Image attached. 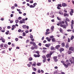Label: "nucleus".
<instances>
[{"label": "nucleus", "instance_id": "54", "mask_svg": "<svg viewBox=\"0 0 74 74\" xmlns=\"http://www.w3.org/2000/svg\"><path fill=\"white\" fill-rule=\"evenodd\" d=\"M68 42H70V38H68Z\"/></svg>", "mask_w": 74, "mask_h": 74}, {"label": "nucleus", "instance_id": "7", "mask_svg": "<svg viewBox=\"0 0 74 74\" xmlns=\"http://www.w3.org/2000/svg\"><path fill=\"white\" fill-rule=\"evenodd\" d=\"M69 50L70 51H74V48L72 47H70L69 48Z\"/></svg>", "mask_w": 74, "mask_h": 74}, {"label": "nucleus", "instance_id": "46", "mask_svg": "<svg viewBox=\"0 0 74 74\" xmlns=\"http://www.w3.org/2000/svg\"><path fill=\"white\" fill-rule=\"evenodd\" d=\"M21 19H22V17H19L18 18V19L19 20H21Z\"/></svg>", "mask_w": 74, "mask_h": 74}, {"label": "nucleus", "instance_id": "25", "mask_svg": "<svg viewBox=\"0 0 74 74\" xmlns=\"http://www.w3.org/2000/svg\"><path fill=\"white\" fill-rule=\"evenodd\" d=\"M4 47H5V48H7V47H8V46H7V44H5L4 45Z\"/></svg>", "mask_w": 74, "mask_h": 74}, {"label": "nucleus", "instance_id": "49", "mask_svg": "<svg viewBox=\"0 0 74 74\" xmlns=\"http://www.w3.org/2000/svg\"><path fill=\"white\" fill-rule=\"evenodd\" d=\"M23 36H26V34H25V33L23 32Z\"/></svg>", "mask_w": 74, "mask_h": 74}, {"label": "nucleus", "instance_id": "38", "mask_svg": "<svg viewBox=\"0 0 74 74\" xmlns=\"http://www.w3.org/2000/svg\"><path fill=\"white\" fill-rule=\"evenodd\" d=\"M71 24L72 25H74V20H72L71 22Z\"/></svg>", "mask_w": 74, "mask_h": 74}, {"label": "nucleus", "instance_id": "33", "mask_svg": "<svg viewBox=\"0 0 74 74\" xmlns=\"http://www.w3.org/2000/svg\"><path fill=\"white\" fill-rule=\"evenodd\" d=\"M71 29H73V24H71Z\"/></svg>", "mask_w": 74, "mask_h": 74}, {"label": "nucleus", "instance_id": "6", "mask_svg": "<svg viewBox=\"0 0 74 74\" xmlns=\"http://www.w3.org/2000/svg\"><path fill=\"white\" fill-rule=\"evenodd\" d=\"M61 27H63L64 29H66V25H62V24L60 25Z\"/></svg>", "mask_w": 74, "mask_h": 74}, {"label": "nucleus", "instance_id": "51", "mask_svg": "<svg viewBox=\"0 0 74 74\" xmlns=\"http://www.w3.org/2000/svg\"><path fill=\"white\" fill-rule=\"evenodd\" d=\"M30 37L31 38H33V35H30Z\"/></svg>", "mask_w": 74, "mask_h": 74}, {"label": "nucleus", "instance_id": "9", "mask_svg": "<svg viewBox=\"0 0 74 74\" xmlns=\"http://www.w3.org/2000/svg\"><path fill=\"white\" fill-rule=\"evenodd\" d=\"M50 45H51V44L49 43L45 45V46H46V47H48V48H49Z\"/></svg>", "mask_w": 74, "mask_h": 74}, {"label": "nucleus", "instance_id": "60", "mask_svg": "<svg viewBox=\"0 0 74 74\" xmlns=\"http://www.w3.org/2000/svg\"><path fill=\"white\" fill-rule=\"evenodd\" d=\"M34 42H33L31 41L30 42V44H33Z\"/></svg>", "mask_w": 74, "mask_h": 74}, {"label": "nucleus", "instance_id": "14", "mask_svg": "<svg viewBox=\"0 0 74 74\" xmlns=\"http://www.w3.org/2000/svg\"><path fill=\"white\" fill-rule=\"evenodd\" d=\"M19 22L20 23H25V22H24L22 20L20 21H19Z\"/></svg>", "mask_w": 74, "mask_h": 74}, {"label": "nucleus", "instance_id": "63", "mask_svg": "<svg viewBox=\"0 0 74 74\" xmlns=\"http://www.w3.org/2000/svg\"><path fill=\"white\" fill-rule=\"evenodd\" d=\"M67 32H71L72 31L71 30V29H68L67 30Z\"/></svg>", "mask_w": 74, "mask_h": 74}, {"label": "nucleus", "instance_id": "23", "mask_svg": "<svg viewBox=\"0 0 74 74\" xmlns=\"http://www.w3.org/2000/svg\"><path fill=\"white\" fill-rule=\"evenodd\" d=\"M50 33L49 32H46L45 34V35L46 36H47L48 34H49Z\"/></svg>", "mask_w": 74, "mask_h": 74}, {"label": "nucleus", "instance_id": "62", "mask_svg": "<svg viewBox=\"0 0 74 74\" xmlns=\"http://www.w3.org/2000/svg\"><path fill=\"white\" fill-rule=\"evenodd\" d=\"M32 44H33L34 46H35L36 45V43L35 42H34Z\"/></svg>", "mask_w": 74, "mask_h": 74}, {"label": "nucleus", "instance_id": "52", "mask_svg": "<svg viewBox=\"0 0 74 74\" xmlns=\"http://www.w3.org/2000/svg\"><path fill=\"white\" fill-rule=\"evenodd\" d=\"M33 70H34V71H36V69L35 68H33Z\"/></svg>", "mask_w": 74, "mask_h": 74}, {"label": "nucleus", "instance_id": "64", "mask_svg": "<svg viewBox=\"0 0 74 74\" xmlns=\"http://www.w3.org/2000/svg\"><path fill=\"white\" fill-rule=\"evenodd\" d=\"M12 9H14L15 8V6H12L11 7Z\"/></svg>", "mask_w": 74, "mask_h": 74}, {"label": "nucleus", "instance_id": "61", "mask_svg": "<svg viewBox=\"0 0 74 74\" xmlns=\"http://www.w3.org/2000/svg\"><path fill=\"white\" fill-rule=\"evenodd\" d=\"M14 6L15 7H17L18 6V5H17L16 3H15V4H14Z\"/></svg>", "mask_w": 74, "mask_h": 74}, {"label": "nucleus", "instance_id": "45", "mask_svg": "<svg viewBox=\"0 0 74 74\" xmlns=\"http://www.w3.org/2000/svg\"><path fill=\"white\" fill-rule=\"evenodd\" d=\"M13 22H14V21H13L12 20L10 21V23H13Z\"/></svg>", "mask_w": 74, "mask_h": 74}, {"label": "nucleus", "instance_id": "8", "mask_svg": "<svg viewBox=\"0 0 74 74\" xmlns=\"http://www.w3.org/2000/svg\"><path fill=\"white\" fill-rule=\"evenodd\" d=\"M62 7H66L67 6V5L65 3H62Z\"/></svg>", "mask_w": 74, "mask_h": 74}, {"label": "nucleus", "instance_id": "5", "mask_svg": "<svg viewBox=\"0 0 74 74\" xmlns=\"http://www.w3.org/2000/svg\"><path fill=\"white\" fill-rule=\"evenodd\" d=\"M43 49H44V50L43 51V52H44V53H45V52H47V48L44 47Z\"/></svg>", "mask_w": 74, "mask_h": 74}, {"label": "nucleus", "instance_id": "3", "mask_svg": "<svg viewBox=\"0 0 74 74\" xmlns=\"http://www.w3.org/2000/svg\"><path fill=\"white\" fill-rule=\"evenodd\" d=\"M74 13V10L72 9H71V11L70 12V14L71 16H72L73 14Z\"/></svg>", "mask_w": 74, "mask_h": 74}, {"label": "nucleus", "instance_id": "21", "mask_svg": "<svg viewBox=\"0 0 74 74\" xmlns=\"http://www.w3.org/2000/svg\"><path fill=\"white\" fill-rule=\"evenodd\" d=\"M42 58L43 59H46V57H45V56L44 55L42 56Z\"/></svg>", "mask_w": 74, "mask_h": 74}, {"label": "nucleus", "instance_id": "47", "mask_svg": "<svg viewBox=\"0 0 74 74\" xmlns=\"http://www.w3.org/2000/svg\"><path fill=\"white\" fill-rule=\"evenodd\" d=\"M64 11L65 12H66V13H67V10H66V9L64 10Z\"/></svg>", "mask_w": 74, "mask_h": 74}, {"label": "nucleus", "instance_id": "48", "mask_svg": "<svg viewBox=\"0 0 74 74\" xmlns=\"http://www.w3.org/2000/svg\"><path fill=\"white\" fill-rule=\"evenodd\" d=\"M68 53L69 54H71V51H68Z\"/></svg>", "mask_w": 74, "mask_h": 74}, {"label": "nucleus", "instance_id": "43", "mask_svg": "<svg viewBox=\"0 0 74 74\" xmlns=\"http://www.w3.org/2000/svg\"><path fill=\"white\" fill-rule=\"evenodd\" d=\"M36 53H37V54H39V51H36Z\"/></svg>", "mask_w": 74, "mask_h": 74}, {"label": "nucleus", "instance_id": "32", "mask_svg": "<svg viewBox=\"0 0 74 74\" xmlns=\"http://www.w3.org/2000/svg\"><path fill=\"white\" fill-rule=\"evenodd\" d=\"M58 7H62V5H61V4H58Z\"/></svg>", "mask_w": 74, "mask_h": 74}, {"label": "nucleus", "instance_id": "28", "mask_svg": "<svg viewBox=\"0 0 74 74\" xmlns=\"http://www.w3.org/2000/svg\"><path fill=\"white\" fill-rule=\"evenodd\" d=\"M60 32L61 33H62L63 32V30H62V28H60Z\"/></svg>", "mask_w": 74, "mask_h": 74}, {"label": "nucleus", "instance_id": "18", "mask_svg": "<svg viewBox=\"0 0 74 74\" xmlns=\"http://www.w3.org/2000/svg\"><path fill=\"white\" fill-rule=\"evenodd\" d=\"M22 27H23V29H26V25H23L22 26Z\"/></svg>", "mask_w": 74, "mask_h": 74}, {"label": "nucleus", "instance_id": "40", "mask_svg": "<svg viewBox=\"0 0 74 74\" xmlns=\"http://www.w3.org/2000/svg\"><path fill=\"white\" fill-rule=\"evenodd\" d=\"M12 27H13V28H14V29H15V28H16V27L15 26V25H13L12 26Z\"/></svg>", "mask_w": 74, "mask_h": 74}, {"label": "nucleus", "instance_id": "26", "mask_svg": "<svg viewBox=\"0 0 74 74\" xmlns=\"http://www.w3.org/2000/svg\"><path fill=\"white\" fill-rule=\"evenodd\" d=\"M15 22L16 23H18V22H19V20H16Z\"/></svg>", "mask_w": 74, "mask_h": 74}, {"label": "nucleus", "instance_id": "27", "mask_svg": "<svg viewBox=\"0 0 74 74\" xmlns=\"http://www.w3.org/2000/svg\"><path fill=\"white\" fill-rule=\"evenodd\" d=\"M52 40L53 42H55V38H52Z\"/></svg>", "mask_w": 74, "mask_h": 74}, {"label": "nucleus", "instance_id": "11", "mask_svg": "<svg viewBox=\"0 0 74 74\" xmlns=\"http://www.w3.org/2000/svg\"><path fill=\"white\" fill-rule=\"evenodd\" d=\"M60 45H57L56 46V49H58L59 48H60Z\"/></svg>", "mask_w": 74, "mask_h": 74}, {"label": "nucleus", "instance_id": "59", "mask_svg": "<svg viewBox=\"0 0 74 74\" xmlns=\"http://www.w3.org/2000/svg\"><path fill=\"white\" fill-rule=\"evenodd\" d=\"M38 45L39 46H41V43H39Z\"/></svg>", "mask_w": 74, "mask_h": 74}, {"label": "nucleus", "instance_id": "53", "mask_svg": "<svg viewBox=\"0 0 74 74\" xmlns=\"http://www.w3.org/2000/svg\"><path fill=\"white\" fill-rule=\"evenodd\" d=\"M45 60H46V59H43V63L45 62Z\"/></svg>", "mask_w": 74, "mask_h": 74}, {"label": "nucleus", "instance_id": "10", "mask_svg": "<svg viewBox=\"0 0 74 74\" xmlns=\"http://www.w3.org/2000/svg\"><path fill=\"white\" fill-rule=\"evenodd\" d=\"M64 16H69V14L67 13H64Z\"/></svg>", "mask_w": 74, "mask_h": 74}, {"label": "nucleus", "instance_id": "50", "mask_svg": "<svg viewBox=\"0 0 74 74\" xmlns=\"http://www.w3.org/2000/svg\"><path fill=\"white\" fill-rule=\"evenodd\" d=\"M65 23L66 24V25L68 26V24H67V21H65Z\"/></svg>", "mask_w": 74, "mask_h": 74}, {"label": "nucleus", "instance_id": "19", "mask_svg": "<svg viewBox=\"0 0 74 74\" xmlns=\"http://www.w3.org/2000/svg\"><path fill=\"white\" fill-rule=\"evenodd\" d=\"M33 60V58L31 57L29 58L28 59V60L30 61H31V60Z\"/></svg>", "mask_w": 74, "mask_h": 74}, {"label": "nucleus", "instance_id": "39", "mask_svg": "<svg viewBox=\"0 0 74 74\" xmlns=\"http://www.w3.org/2000/svg\"><path fill=\"white\" fill-rule=\"evenodd\" d=\"M37 66H40L41 65V64H40V63H38L37 64Z\"/></svg>", "mask_w": 74, "mask_h": 74}, {"label": "nucleus", "instance_id": "36", "mask_svg": "<svg viewBox=\"0 0 74 74\" xmlns=\"http://www.w3.org/2000/svg\"><path fill=\"white\" fill-rule=\"evenodd\" d=\"M57 18L58 20H59V21H60V20H61V19L59 18L58 16L57 17Z\"/></svg>", "mask_w": 74, "mask_h": 74}, {"label": "nucleus", "instance_id": "17", "mask_svg": "<svg viewBox=\"0 0 74 74\" xmlns=\"http://www.w3.org/2000/svg\"><path fill=\"white\" fill-rule=\"evenodd\" d=\"M59 13L60 15H63V13L62 11H60Z\"/></svg>", "mask_w": 74, "mask_h": 74}, {"label": "nucleus", "instance_id": "42", "mask_svg": "<svg viewBox=\"0 0 74 74\" xmlns=\"http://www.w3.org/2000/svg\"><path fill=\"white\" fill-rule=\"evenodd\" d=\"M68 66H71V64L70 62H68L67 64Z\"/></svg>", "mask_w": 74, "mask_h": 74}, {"label": "nucleus", "instance_id": "16", "mask_svg": "<svg viewBox=\"0 0 74 74\" xmlns=\"http://www.w3.org/2000/svg\"><path fill=\"white\" fill-rule=\"evenodd\" d=\"M29 7H30V8H34V7H35V6L31 5L29 6Z\"/></svg>", "mask_w": 74, "mask_h": 74}, {"label": "nucleus", "instance_id": "22", "mask_svg": "<svg viewBox=\"0 0 74 74\" xmlns=\"http://www.w3.org/2000/svg\"><path fill=\"white\" fill-rule=\"evenodd\" d=\"M36 62H34V64L32 65V66H34L35 67L36 66Z\"/></svg>", "mask_w": 74, "mask_h": 74}, {"label": "nucleus", "instance_id": "55", "mask_svg": "<svg viewBox=\"0 0 74 74\" xmlns=\"http://www.w3.org/2000/svg\"><path fill=\"white\" fill-rule=\"evenodd\" d=\"M53 38V36H50V38Z\"/></svg>", "mask_w": 74, "mask_h": 74}, {"label": "nucleus", "instance_id": "44", "mask_svg": "<svg viewBox=\"0 0 74 74\" xmlns=\"http://www.w3.org/2000/svg\"><path fill=\"white\" fill-rule=\"evenodd\" d=\"M66 20L68 22H69L70 21V20H69V19L68 18H66Z\"/></svg>", "mask_w": 74, "mask_h": 74}, {"label": "nucleus", "instance_id": "1", "mask_svg": "<svg viewBox=\"0 0 74 74\" xmlns=\"http://www.w3.org/2000/svg\"><path fill=\"white\" fill-rule=\"evenodd\" d=\"M52 55V52H51L50 54H47L46 55V57H47V58H51V55Z\"/></svg>", "mask_w": 74, "mask_h": 74}, {"label": "nucleus", "instance_id": "12", "mask_svg": "<svg viewBox=\"0 0 74 74\" xmlns=\"http://www.w3.org/2000/svg\"><path fill=\"white\" fill-rule=\"evenodd\" d=\"M60 51L61 53L62 51H64V49L62 48H61L60 49Z\"/></svg>", "mask_w": 74, "mask_h": 74}, {"label": "nucleus", "instance_id": "30", "mask_svg": "<svg viewBox=\"0 0 74 74\" xmlns=\"http://www.w3.org/2000/svg\"><path fill=\"white\" fill-rule=\"evenodd\" d=\"M54 74H58V72L57 71H55L54 72Z\"/></svg>", "mask_w": 74, "mask_h": 74}, {"label": "nucleus", "instance_id": "29", "mask_svg": "<svg viewBox=\"0 0 74 74\" xmlns=\"http://www.w3.org/2000/svg\"><path fill=\"white\" fill-rule=\"evenodd\" d=\"M69 60L70 62H71V64H73V62L72 61V60H71V59H70Z\"/></svg>", "mask_w": 74, "mask_h": 74}, {"label": "nucleus", "instance_id": "37", "mask_svg": "<svg viewBox=\"0 0 74 74\" xmlns=\"http://www.w3.org/2000/svg\"><path fill=\"white\" fill-rule=\"evenodd\" d=\"M53 28H54V26H52V27H51V30H53Z\"/></svg>", "mask_w": 74, "mask_h": 74}, {"label": "nucleus", "instance_id": "57", "mask_svg": "<svg viewBox=\"0 0 74 74\" xmlns=\"http://www.w3.org/2000/svg\"><path fill=\"white\" fill-rule=\"evenodd\" d=\"M27 66H28V67H31V65H30L29 64H28L27 65Z\"/></svg>", "mask_w": 74, "mask_h": 74}, {"label": "nucleus", "instance_id": "35", "mask_svg": "<svg viewBox=\"0 0 74 74\" xmlns=\"http://www.w3.org/2000/svg\"><path fill=\"white\" fill-rule=\"evenodd\" d=\"M51 50L53 51V50H54V47H51Z\"/></svg>", "mask_w": 74, "mask_h": 74}, {"label": "nucleus", "instance_id": "31", "mask_svg": "<svg viewBox=\"0 0 74 74\" xmlns=\"http://www.w3.org/2000/svg\"><path fill=\"white\" fill-rule=\"evenodd\" d=\"M64 42H63L62 44V47H64Z\"/></svg>", "mask_w": 74, "mask_h": 74}, {"label": "nucleus", "instance_id": "58", "mask_svg": "<svg viewBox=\"0 0 74 74\" xmlns=\"http://www.w3.org/2000/svg\"><path fill=\"white\" fill-rule=\"evenodd\" d=\"M71 2L72 3V4H73V5H74V1L73 0H72L71 1Z\"/></svg>", "mask_w": 74, "mask_h": 74}, {"label": "nucleus", "instance_id": "20", "mask_svg": "<svg viewBox=\"0 0 74 74\" xmlns=\"http://www.w3.org/2000/svg\"><path fill=\"white\" fill-rule=\"evenodd\" d=\"M31 49L33 50V49H35V47L32 46L31 47Z\"/></svg>", "mask_w": 74, "mask_h": 74}, {"label": "nucleus", "instance_id": "41", "mask_svg": "<svg viewBox=\"0 0 74 74\" xmlns=\"http://www.w3.org/2000/svg\"><path fill=\"white\" fill-rule=\"evenodd\" d=\"M58 23H59V25H62V21H60Z\"/></svg>", "mask_w": 74, "mask_h": 74}, {"label": "nucleus", "instance_id": "56", "mask_svg": "<svg viewBox=\"0 0 74 74\" xmlns=\"http://www.w3.org/2000/svg\"><path fill=\"white\" fill-rule=\"evenodd\" d=\"M16 41H18V38H16L15 39Z\"/></svg>", "mask_w": 74, "mask_h": 74}, {"label": "nucleus", "instance_id": "2", "mask_svg": "<svg viewBox=\"0 0 74 74\" xmlns=\"http://www.w3.org/2000/svg\"><path fill=\"white\" fill-rule=\"evenodd\" d=\"M61 62L62 63H63V65H64V66L65 68H67V67H68V65L67 64H67H65V63H64V61H61Z\"/></svg>", "mask_w": 74, "mask_h": 74}, {"label": "nucleus", "instance_id": "24", "mask_svg": "<svg viewBox=\"0 0 74 74\" xmlns=\"http://www.w3.org/2000/svg\"><path fill=\"white\" fill-rule=\"evenodd\" d=\"M74 38V36H72L71 38V40H73V38Z\"/></svg>", "mask_w": 74, "mask_h": 74}, {"label": "nucleus", "instance_id": "34", "mask_svg": "<svg viewBox=\"0 0 74 74\" xmlns=\"http://www.w3.org/2000/svg\"><path fill=\"white\" fill-rule=\"evenodd\" d=\"M2 42H5V39H3V38L2 40Z\"/></svg>", "mask_w": 74, "mask_h": 74}, {"label": "nucleus", "instance_id": "4", "mask_svg": "<svg viewBox=\"0 0 74 74\" xmlns=\"http://www.w3.org/2000/svg\"><path fill=\"white\" fill-rule=\"evenodd\" d=\"M53 59L55 60V62H57L58 60L57 59V56H55L53 57Z\"/></svg>", "mask_w": 74, "mask_h": 74}, {"label": "nucleus", "instance_id": "15", "mask_svg": "<svg viewBox=\"0 0 74 74\" xmlns=\"http://www.w3.org/2000/svg\"><path fill=\"white\" fill-rule=\"evenodd\" d=\"M66 48H69V44H66V45L65 46Z\"/></svg>", "mask_w": 74, "mask_h": 74}, {"label": "nucleus", "instance_id": "13", "mask_svg": "<svg viewBox=\"0 0 74 74\" xmlns=\"http://www.w3.org/2000/svg\"><path fill=\"white\" fill-rule=\"evenodd\" d=\"M34 57H35V58H37V57H40V55H38L36 54H34Z\"/></svg>", "mask_w": 74, "mask_h": 74}]
</instances>
